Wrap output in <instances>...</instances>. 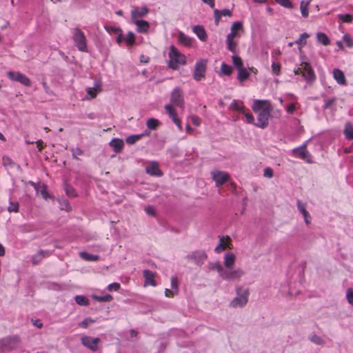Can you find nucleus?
Returning <instances> with one entry per match:
<instances>
[{
  "label": "nucleus",
  "mask_w": 353,
  "mask_h": 353,
  "mask_svg": "<svg viewBox=\"0 0 353 353\" xmlns=\"http://www.w3.org/2000/svg\"><path fill=\"white\" fill-rule=\"evenodd\" d=\"M253 111L257 114V122L254 125L264 129L269 123V118L272 110V105L268 100L256 99L252 106Z\"/></svg>",
  "instance_id": "f257e3e1"
},
{
  "label": "nucleus",
  "mask_w": 353,
  "mask_h": 353,
  "mask_svg": "<svg viewBox=\"0 0 353 353\" xmlns=\"http://www.w3.org/2000/svg\"><path fill=\"white\" fill-rule=\"evenodd\" d=\"M185 56L175 48L174 46H171L169 52L168 67L172 70H177L180 65H185Z\"/></svg>",
  "instance_id": "f03ea898"
},
{
  "label": "nucleus",
  "mask_w": 353,
  "mask_h": 353,
  "mask_svg": "<svg viewBox=\"0 0 353 353\" xmlns=\"http://www.w3.org/2000/svg\"><path fill=\"white\" fill-rule=\"evenodd\" d=\"M250 295L249 290L243 287L236 288V296L230 301V306L233 308L243 307L248 301Z\"/></svg>",
  "instance_id": "7ed1b4c3"
},
{
  "label": "nucleus",
  "mask_w": 353,
  "mask_h": 353,
  "mask_svg": "<svg viewBox=\"0 0 353 353\" xmlns=\"http://www.w3.org/2000/svg\"><path fill=\"white\" fill-rule=\"evenodd\" d=\"M294 72L295 74H301L307 83L313 82L316 79L314 72L307 62L302 61L300 67L295 68Z\"/></svg>",
  "instance_id": "20e7f679"
},
{
  "label": "nucleus",
  "mask_w": 353,
  "mask_h": 353,
  "mask_svg": "<svg viewBox=\"0 0 353 353\" xmlns=\"http://www.w3.org/2000/svg\"><path fill=\"white\" fill-rule=\"evenodd\" d=\"M1 345V352L15 350L19 347L21 343V338L18 335L8 336L0 339Z\"/></svg>",
  "instance_id": "39448f33"
},
{
  "label": "nucleus",
  "mask_w": 353,
  "mask_h": 353,
  "mask_svg": "<svg viewBox=\"0 0 353 353\" xmlns=\"http://www.w3.org/2000/svg\"><path fill=\"white\" fill-rule=\"evenodd\" d=\"M207 63L208 61L204 59H201L196 62L193 72V79L195 81H199L205 77Z\"/></svg>",
  "instance_id": "423d86ee"
},
{
  "label": "nucleus",
  "mask_w": 353,
  "mask_h": 353,
  "mask_svg": "<svg viewBox=\"0 0 353 353\" xmlns=\"http://www.w3.org/2000/svg\"><path fill=\"white\" fill-rule=\"evenodd\" d=\"M7 77L12 81L19 82L27 87L31 85L30 79L20 72L8 71L7 72Z\"/></svg>",
  "instance_id": "0eeeda50"
},
{
  "label": "nucleus",
  "mask_w": 353,
  "mask_h": 353,
  "mask_svg": "<svg viewBox=\"0 0 353 353\" xmlns=\"http://www.w3.org/2000/svg\"><path fill=\"white\" fill-rule=\"evenodd\" d=\"M244 274V271L241 268L235 270L227 269L224 270L221 279L226 281L240 280Z\"/></svg>",
  "instance_id": "6e6552de"
},
{
  "label": "nucleus",
  "mask_w": 353,
  "mask_h": 353,
  "mask_svg": "<svg viewBox=\"0 0 353 353\" xmlns=\"http://www.w3.org/2000/svg\"><path fill=\"white\" fill-rule=\"evenodd\" d=\"M170 103L172 107H179L183 108L184 100L181 90L179 88H175L171 93Z\"/></svg>",
  "instance_id": "1a4fd4ad"
},
{
  "label": "nucleus",
  "mask_w": 353,
  "mask_h": 353,
  "mask_svg": "<svg viewBox=\"0 0 353 353\" xmlns=\"http://www.w3.org/2000/svg\"><path fill=\"white\" fill-rule=\"evenodd\" d=\"M186 258L196 265L201 266L207 259V254L203 251L196 250L187 255Z\"/></svg>",
  "instance_id": "9d476101"
},
{
  "label": "nucleus",
  "mask_w": 353,
  "mask_h": 353,
  "mask_svg": "<svg viewBox=\"0 0 353 353\" xmlns=\"http://www.w3.org/2000/svg\"><path fill=\"white\" fill-rule=\"evenodd\" d=\"M81 342L83 346L88 349L95 352L98 349V344L100 342L99 338H92L88 336H83L81 339Z\"/></svg>",
  "instance_id": "9b49d317"
},
{
  "label": "nucleus",
  "mask_w": 353,
  "mask_h": 353,
  "mask_svg": "<svg viewBox=\"0 0 353 353\" xmlns=\"http://www.w3.org/2000/svg\"><path fill=\"white\" fill-rule=\"evenodd\" d=\"M211 176L213 181H214L216 187L222 185L230 179L228 173L219 170H214L211 172Z\"/></svg>",
  "instance_id": "f8f14e48"
},
{
  "label": "nucleus",
  "mask_w": 353,
  "mask_h": 353,
  "mask_svg": "<svg viewBox=\"0 0 353 353\" xmlns=\"http://www.w3.org/2000/svg\"><path fill=\"white\" fill-rule=\"evenodd\" d=\"M165 109L169 115V117L172 120L175 125L178 127L179 130H182V125L180 119L178 118L177 114L171 104H166Z\"/></svg>",
  "instance_id": "ddd939ff"
},
{
  "label": "nucleus",
  "mask_w": 353,
  "mask_h": 353,
  "mask_svg": "<svg viewBox=\"0 0 353 353\" xmlns=\"http://www.w3.org/2000/svg\"><path fill=\"white\" fill-rule=\"evenodd\" d=\"M101 83L100 81H95L93 87L86 88L87 96L85 99L90 100L97 97V94L101 91Z\"/></svg>",
  "instance_id": "4468645a"
},
{
  "label": "nucleus",
  "mask_w": 353,
  "mask_h": 353,
  "mask_svg": "<svg viewBox=\"0 0 353 353\" xmlns=\"http://www.w3.org/2000/svg\"><path fill=\"white\" fill-rule=\"evenodd\" d=\"M148 13V9L145 6L134 8L131 10V20L136 21L145 17Z\"/></svg>",
  "instance_id": "2eb2a0df"
},
{
  "label": "nucleus",
  "mask_w": 353,
  "mask_h": 353,
  "mask_svg": "<svg viewBox=\"0 0 353 353\" xmlns=\"http://www.w3.org/2000/svg\"><path fill=\"white\" fill-rule=\"evenodd\" d=\"M296 205L299 211L301 213L304 218L305 223L306 225H309L311 223V216L310 213L306 210V203H303L300 200H297Z\"/></svg>",
  "instance_id": "dca6fc26"
},
{
  "label": "nucleus",
  "mask_w": 353,
  "mask_h": 353,
  "mask_svg": "<svg viewBox=\"0 0 353 353\" xmlns=\"http://www.w3.org/2000/svg\"><path fill=\"white\" fill-rule=\"evenodd\" d=\"M143 276L145 278V285H150L152 286H156L157 283L155 280L154 279L155 276V273L149 270H144L143 272Z\"/></svg>",
  "instance_id": "f3484780"
},
{
  "label": "nucleus",
  "mask_w": 353,
  "mask_h": 353,
  "mask_svg": "<svg viewBox=\"0 0 353 353\" xmlns=\"http://www.w3.org/2000/svg\"><path fill=\"white\" fill-rule=\"evenodd\" d=\"M50 251L40 250L32 256V262L34 265H37L43 260V258L46 256H50Z\"/></svg>",
  "instance_id": "a211bd4d"
},
{
  "label": "nucleus",
  "mask_w": 353,
  "mask_h": 353,
  "mask_svg": "<svg viewBox=\"0 0 353 353\" xmlns=\"http://www.w3.org/2000/svg\"><path fill=\"white\" fill-rule=\"evenodd\" d=\"M194 33L198 37V38L203 42L206 41L207 33L203 26L197 25L192 28Z\"/></svg>",
  "instance_id": "6ab92c4d"
},
{
  "label": "nucleus",
  "mask_w": 353,
  "mask_h": 353,
  "mask_svg": "<svg viewBox=\"0 0 353 353\" xmlns=\"http://www.w3.org/2000/svg\"><path fill=\"white\" fill-rule=\"evenodd\" d=\"M145 171L148 174L152 176H161L162 172L160 170L157 163L152 162L150 163L146 168Z\"/></svg>",
  "instance_id": "aec40b11"
},
{
  "label": "nucleus",
  "mask_w": 353,
  "mask_h": 353,
  "mask_svg": "<svg viewBox=\"0 0 353 353\" xmlns=\"http://www.w3.org/2000/svg\"><path fill=\"white\" fill-rule=\"evenodd\" d=\"M116 41L119 43L125 41L126 44H134V34L132 32H128L126 37H124L121 34H119L116 38Z\"/></svg>",
  "instance_id": "412c9836"
},
{
  "label": "nucleus",
  "mask_w": 353,
  "mask_h": 353,
  "mask_svg": "<svg viewBox=\"0 0 353 353\" xmlns=\"http://www.w3.org/2000/svg\"><path fill=\"white\" fill-rule=\"evenodd\" d=\"M132 22L137 26V30L139 32L144 33L149 30V23L145 20L136 19V21H132Z\"/></svg>",
  "instance_id": "4be33fe9"
},
{
  "label": "nucleus",
  "mask_w": 353,
  "mask_h": 353,
  "mask_svg": "<svg viewBox=\"0 0 353 353\" xmlns=\"http://www.w3.org/2000/svg\"><path fill=\"white\" fill-rule=\"evenodd\" d=\"M73 40L76 44H85L84 34L78 28L73 30Z\"/></svg>",
  "instance_id": "5701e85b"
},
{
  "label": "nucleus",
  "mask_w": 353,
  "mask_h": 353,
  "mask_svg": "<svg viewBox=\"0 0 353 353\" xmlns=\"http://www.w3.org/2000/svg\"><path fill=\"white\" fill-rule=\"evenodd\" d=\"M235 255L232 252H228L224 255V265L227 269H231L235 263Z\"/></svg>",
  "instance_id": "b1692460"
},
{
  "label": "nucleus",
  "mask_w": 353,
  "mask_h": 353,
  "mask_svg": "<svg viewBox=\"0 0 353 353\" xmlns=\"http://www.w3.org/2000/svg\"><path fill=\"white\" fill-rule=\"evenodd\" d=\"M333 76L336 82L340 85H345L346 81L342 70L335 68L333 70Z\"/></svg>",
  "instance_id": "393cba45"
},
{
  "label": "nucleus",
  "mask_w": 353,
  "mask_h": 353,
  "mask_svg": "<svg viewBox=\"0 0 353 353\" xmlns=\"http://www.w3.org/2000/svg\"><path fill=\"white\" fill-rule=\"evenodd\" d=\"M237 80L239 83H242L246 81L250 75V72L244 67L237 70Z\"/></svg>",
  "instance_id": "a878e982"
},
{
  "label": "nucleus",
  "mask_w": 353,
  "mask_h": 353,
  "mask_svg": "<svg viewBox=\"0 0 353 353\" xmlns=\"http://www.w3.org/2000/svg\"><path fill=\"white\" fill-rule=\"evenodd\" d=\"M230 239L228 236H226L225 238L224 237L220 238L219 243L216 246L214 251L216 253H220L222 251H223L225 249V248L227 246V243L230 241Z\"/></svg>",
  "instance_id": "bb28decb"
},
{
  "label": "nucleus",
  "mask_w": 353,
  "mask_h": 353,
  "mask_svg": "<svg viewBox=\"0 0 353 353\" xmlns=\"http://www.w3.org/2000/svg\"><path fill=\"white\" fill-rule=\"evenodd\" d=\"M110 145L113 148L115 152H120L124 145L123 140L119 139H113L110 142Z\"/></svg>",
  "instance_id": "cd10ccee"
},
{
  "label": "nucleus",
  "mask_w": 353,
  "mask_h": 353,
  "mask_svg": "<svg viewBox=\"0 0 353 353\" xmlns=\"http://www.w3.org/2000/svg\"><path fill=\"white\" fill-rule=\"evenodd\" d=\"M233 72V68L230 65L222 63L220 68V73L222 75L230 76Z\"/></svg>",
  "instance_id": "c85d7f7f"
},
{
  "label": "nucleus",
  "mask_w": 353,
  "mask_h": 353,
  "mask_svg": "<svg viewBox=\"0 0 353 353\" xmlns=\"http://www.w3.org/2000/svg\"><path fill=\"white\" fill-rule=\"evenodd\" d=\"M293 153L295 156L305 159L308 155V152L306 150L305 145L303 148H295L293 150Z\"/></svg>",
  "instance_id": "c756f323"
},
{
  "label": "nucleus",
  "mask_w": 353,
  "mask_h": 353,
  "mask_svg": "<svg viewBox=\"0 0 353 353\" xmlns=\"http://www.w3.org/2000/svg\"><path fill=\"white\" fill-rule=\"evenodd\" d=\"M344 134L347 139H353V125L351 123H347L345 125Z\"/></svg>",
  "instance_id": "7c9ffc66"
},
{
  "label": "nucleus",
  "mask_w": 353,
  "mask_h": 353,
  "mask_svg": "<svg viewBox=\"0 0 353 353\" xmlns=\"http://www.w3.org/2000/svg\"><path fill=\"white\" fill-rule=\"evenodd\" d=\"M232 62L233 64L234 68H235L236 70H239L243 66V62L242 59L236 54H234L232 56Z\"/></svg>",
  "instance_id": "2f4dec72"
},
{
  "label": "nucleus",
  "mask_w": 353,
  "mask_h": 353,
  "mask_svg": "<svg viewBox=\"0 0 353 353\" xmlns=\"http://www.w3.org/2000/svg\"><path fill=\"white\" fill-rule=\"evenodd\" d=\"M230 108L238 111L240 113H244V111L245 110V107L235 99L232 101L230 105Z\"/></svg>",
  "instance_id": "473e14b6"
},
{
  "label": "nucleus",
  "mask_w": 353,
  "mask_h": 353,
  "mask_svg": "<svg viewBox=\"0 0 353 353\" xmlns=\"http://www.w3.org/2000/svg\"><path fill=\"white\" fill-rule=\"evenodd\" d=\"M209 267L210 270H216L219 276L221 278L225 269L219 262L212 263L209 265Z\"/></svg>",
  "instance_id": "72a5a7b5"
},
{
  "label": "nucleus",
  "mask_w": 353,
  "mask_h": 353,
  "mask_svg": "<svg viewBox=\"0 0 353 353\" xmlns=\"http://www.w3.org/2000/svg\"><path fill=\"white\" fill-rule=\"evenodd\" d=\"M312 0H307V1H302L300 3V9L301 12V14L303 17H307L308 16V10L307 7L310 3Z\"/></svg>",
  "instance_id": "f704fd0d"
},
{
  "label": "nucleus",
  "mask_w": 353,
  "mask_h": 353,
  "mask_svg": "<svg viewBox=\"0 0 353 353\" xmlns=\"http://www.w3.org/2000/svg\"><path fill=\"white\" fill-rule=\"evenodd\" d=\"M160 124V122L154 118H150L146 121V126L150 130L156 129Z\"/></svg>",
  "instance_id": "c9c22d12"
},
{
  "label": "nucleus",
  "mask_w": 353,
  "mask_h": 353,
  "mask_svg": "<svg viewBox=\"0 0 353 353\" xmlns=\"http://www.w3.org/2000/svg\"><path fill=\"white\" fill-rule=\"evenodd\" d=\"M143 136H144V134H132V135L128 136L125 139V142L130 145L134 144L135 142H137V141L141 139V137Z\"/></svg>",
  "instance_id": "e433bc0d"
},
{
  "label": "nucleus",
  "mask_w": 353,
  "mask_h": 353,
  "mask_svg": "<svg viewBox=\"0 0 353 353\" xmlns=\"http://www.w3.org/2000/svg\"><path fill=\"white\" fill-rule=\"evenodd\" d=\"M76 303L79 305L87 306L89 305V300L83 295H77L74 298Z\"/></svg>",
  "instance_id": "4c0bfd02"
},
{
  "label": "nucleus",
  "mask_w": 353,
  "mask_h": 353,
  "mask_svg": "<svg viewBox=\"0 0 353 353\" xmlns=\"http://www.w3.org/2000/svg\"><path fill=\"white\" fill-rule=\"evenodd\" d=\"M63 188L68 196L75 197L77 196L74 189L68 183H65L63 185Z\"/></svg>",
  "instance_id": "58836bf2"
},
{
  "label": "nucleus",
  "mask_w": 353,
  "mask_h": 353,
  "mask_svg": "<svg viewBox=\"0 0 353 353\" xmlns=\"http://www.w3.org/2000/svg\"><path fill=\"white\" fill-rule=\"evenodd\" d=\"M80 256L82 259L86 260V261H97L99 259V256L98 255H94V254H88L85 252H82L80 253Z\"/></svg>",
  "instance_id": "ea45409f"
},
{
  "label": "nucleus",
  "mask_w": 353,
  "mask_h": 353,
  "mask_svg": "<svg viewBox=\"0 0 353 353\" xmlns=\"http://www.w3.org/2000/svg\"><path fill=\"white\" fill-rule=\"evenodd\" d=\"M317 41L321 44H329V39L325 34L323 32H318L316 34Z\"/></svg>",
  "instance_id": "a19ab883"
},
{
  "label": "nucleus",
  "mask_w": 353,
  "mask_h": 353,
  "mask_svg": "<svg viewBox=\"0 0 353 353\" xmlns=\"http://www.w3.org/2000/svg\"><path fill=\"white\" fill-rule=\"evenodd\" d=\"M94 299L99 302H110L112 300L110 294H105L103 296H94Z\"/></svg>",
  "instance_id": "79ce46f5"
},
{
  "label": "nucleus",
  "mask_w": 353,
  "mask_h": 353,
  "mask_svg": "<svg viewBox=\"0 0 353 353\" xmlns=\"http://www.w3.org/2000/svg\"><path fill=\"white\" fill-rule=\"evenodd\" d=\"M309 37V34L304 32L300 35V37L294 42H290L288 44H305L306 39Z\"/></svg>",
  "instance_id": "37998d69"
},
{
  "label": "nucleus",
  "mask_w": 353,
  "mask_h": 353,
  "mask_svg": "<svg viewBox=\"0 0 353 353\" xmlns=\"http://www.w3.org/2000/svg\"><path fill=\"white\" fill-rule=\"evenodd\" d=\"M310 340L316 345H323L325 343L324 340L321 336L315 334L311 335Z\"/></svg>",
  "instance_id": "c03bdc74"
},
{
  "label": "nucleus",
  "mask_w": 353,
  "mask_h": 353,
  "mask_svg": "<svg viewBox=\"0 0 353 353\" xmlns=\"http://www.w3.org/2000/svg\"><path fill=\"white\" fill-rule=\"evenodd\" d=\"M275 2L281 5V6L292 9L293 8L292 3L290 0H274Z\"/></svg>",
  "instance_id": "a18cd8bd"
},
{
  "label": "nucleus",
  "mask_w": 353,
  "mask_h": 353,
  "mask_svg": "<svg viewBox=\"0 0 353 353\" xmlns=\"http://www.w3.org/2000/svg\"><path fill=\"white\" fill-rule=\"evenodd\" d=\"M191 39L186 37L183 32H179V41L182 44H190Z\"/></svg>",
  "instance_id": "49530a36"
},
{
  "label": "nucleus",
  "mask_w": 353,
  "mask_h": 353,
  "mask_svg": "<svg viewBox=\"0 0 353 353\" xmlns=\"http://www.w3.org/2000/svg\"><path fill=\"white\" fill-rule=\"evenodd\" d=\"M94 322L95 320L92 319L91 318H86L83 321L79 323L78 325L83 328H87L90 323H93Z\"/></svg>",
  "instance_id": "de8ad7c7"
},
{
  "label": "nucleus",
  "mask_w": 353,
  "mask_h": 353,
  "mask_svg": "<svg viewBox=\"0 0 353 353\" xmlns=\"http://www.w3.org/2000/svg\"><path fill=\"white\" fill-rule=\"evenodd\" d=\"M237 36H238V32H232V30H231L230 33L228 34L227 36V39H226L227 44H235V43L234 42V39L235 37H237Z\"/></svg>",
  "instance_id": "09e8293b"
},
{
  "label": "nucleus",
  "mask_w": 353,
  "mask_h": 353,
  "mask_svg": "<svg viewBox=\"0 0 353 353\" xmlns=\"http://www.w3.org/2000/svg\"><path fill=\"white\" fill-rule=\"evenodd\" d=\"M272 71L275 75H279L281 73V64L279 63L273 62L272 63Z\"/></svg>",
  "instance_id": "8fccbe9b"
},
{
  "label": "nucleus",
  "mask_w": 353,
  "mask_h": 353,
  "mask_svg": "<svg viewBox=\"0 0 353 353\" xmlns=\"http://www.w3.org/2000/svg\"><path fill=\"white\" fill-rule=\"evenodd\" d=\"M243 29V24L241 21H235L234 22L230 30H232V32H237L239 30H241Z\"/></svg>",
  "instance_id": "3c124183"
},
{
  "label": "nucleus",
  "mask_w": 353,
  "mask_h": 353,
  "mask_svg": "<svg viewBox=\"0 0 353 353\" xmlns=\"http://www.w3.org/2000/svg\"><path fill=\"white\" fill-rule=\"evenodd\" d=\"M8 210L10 212H17L19 211V203L17 202H10Z\"/></svg>",
  "instance_id": "603ef678"
},
{
  "label": "nucleus",
  "mask_w": 353,
  "mask_h": 353,
  "mask_svg": "<svg viewBox=\"0 0 353 353\" xmlns=\"http://www.w3.org/2000/svg\"><path fill=\"white\" fill-rule=\"evenodd\" d=\"M335 101H336L335 97L325 100V103L323 106V109L326 110V109L330 108L332 107V105L335 103Z\"/></svg>",
  "instance_id": "864d4df0"
},
{
  "label": "nucleus",
  "mask_w": 353,
  "mask_h": 353,
  "mask_svg": "<svg viewBox=\"0 0 353 353\" xmlns=\"http://www.w3.org/2000/svg\"><path fill=\"white\" fill-rule=\"evenodd\" d=\"M59 203L61 205V210H65L68 212L71 210V206L68 201L62 200L59 201Z\"/></svg>",
  "instance_id": "5fc2aeb1"
},
{
  "label": "nucleus",
  "mask_w": 353,
  "mask_h": 353,
  "mask_svg": "<svg viewBox=\"0 0 353 353\" xmlns=\"http://www.w3.org/2000/svg\"><path fill=\"white\" fill-rule=\"evenodd\" d=\"M72 155L74 159H77V156H81L83 154V150L80 148H74L71 150Z\"/></svg>",
  "instance_id": "6e6d98bb"
},
{
  "label": "nucleus",
  "mask_w": 353,
  "mask_h": 353,
  "mask_svg": "<svg viewBox=\"0 0 353 353\" xmlns=\"http://www.w3.org/2000/svg\"><path fill=\"white\" fill-rule=\"evenodd\" d=\"M346 299L347 302L353 305V290L352 288H348L346 292Z\"/></svg>",
  "instance_id": "4d7b16f0"
},
{
  "label": "nucleus",
  "mask_w": 353,
  "mask_h": 353,
  "mask_svg": "<svg viewBox=\"0 0 353 353\" xmlns=\"http://www.w3.org/2000/svg\"><path fill=\"white\" fill-rule=\"evenodd\" d=\"M339 18L345 23H351L353 21V16L349 14H341Z\"/></svg>",
  "instance_id": "13d9d810"
},
{
  "label": "nucleus",
  "mask_w": 353,
  "mask_h": 353,
  "mask_svg": "<svg viewBox=\"0 0 353 353\" xmlns=\"http://www.w3.org/2000/svg\"><path fill=\"white\" fill-rule=\"evenodd\" d=\"M245 115V117L246 119V122L248 123L254 124V118L253 115L250 113L245 112V110L244 111V113H243Z\"/></svg>",
  "instance_id": "bf43d9fd"
},
{
  "label": "nucleus",
  "mask_w": 353,
  "mask_h": 353,
  "mask_svg": "<svg viewBox=\"0 0 353 353\" xmlns=\"http://www.w3.org/2000/svg\"><path fill=\"white\" fill-rule=\"evenodd\" d=\"M171 281V288L175 293H178V285H177V279L176 277L172 276L170 279Z\"/></svg>",
  "instance_id": "052dcab7"
},
{
  "label": "nucleus",
  "mask_w": 353,
  "mask_h": 353,
  "mask_svg": "<svg viewBox=\"0 0 353 353\" xmlns=\"http://www.w3.org/2000/svg\"><path fill=\"white\" fill-rule=\"evenodd\" d=\"M121 285L119 283H112L108 286V290L110 292L112 291H118L120 288Z\"/></svg>",
  "instance_id": "680f3d73"
},
{
  "label": "nucleus",
  "mask_w": 353,
  "mask_h": 353,
  "mask_svg": "<svg viewBox=\"0 0 353 353\" xmlns=\"http://www.w3.org/2000/svg\"><path fill=\"white\" fill-rule=\"evenodd\" d=\"M214 22L215 24L217 26L220 21L221 15L220 14L219 10L214 9Z\"/></svg>",
  "instance_id": "e2e57ef3"
},
{
  "label": "nucleus",
  "mask_w": 353,
  "mask_h": 353,
  "mask_svg": "<svg viewBox=\"0 0 353 353\" xmlns=\"http://www.w3.org/2000/svg\"><path fill=\"white\" fill-rule=\"evenodd\" d=\"M263 175L268 178H272L273 176V170L270 168H266L264 170Z\"/></svg>",
  "instance_id": "0e129e2a"
},
{
  "label": "nucleus",
  "mask_w": 353,
  "mask_h": 353,
  "mask_svg": "<svg viewBox=\"0 0 353 353\" xmlns=\"http://www.w3.org/2000/svg\"><path fill=\"white\" fill-rule=\"evenodd\" d=\"M145 212L150 215V216H154L155 214V210L152 205H148L145 209Z\"/></svg>",
  "instance_id": "69168bd1"
},
{
  "label": "nucleus",
  "mask_w": 353,
  "mask_h": 353,
  "mask_svg": "<svg viewBox=\"0 0 353 353\" xmlns=\"http://www.w3.org/2000/svg\"><path fill=\"white\" fill-rule=\"evenodd\" d=\"M220 14L224 17H231L232 16V12L228 9H223L221 10H219Z\"/></svg>",
  "instance_id": "338daca9"
},
{
  "label": "nucleus",
  "mask_w": 353,
  "mask_h": 353,
  "mask_svg": "<svg viewBox=\"0 0 353 353\" xmlns=\"http://www.w3.org/2000/svg\"><path fill=\"white\" fill-rule=\"evenodd\" d=\"M295 105L294 103H290L289 105L286 108V111L288 114H293L294 111L295 110Z\"/></svg>",
  "instance_id": "774afa93"
}]
</instances>
